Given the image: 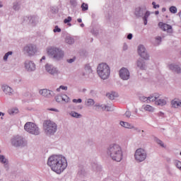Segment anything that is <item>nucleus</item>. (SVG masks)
<instances>
[{"label":"nucleus","mask_w":181,"mask_h":181,"mask_svg":"<svg viewBox=\"0 0 181 181\" xmlns=\"http://www.w3.org/2000/svg\"><path fill=\"white\" fill-rule=\"evenodd\" d=\"M47 165L57 175L63 173L67 168V159L62 155H52L48 158Z\"/></svg>","instance_id":"f257e3e1"},{"label":"nucleus","mask_w":181,"mask_h":181,"mask_svg":"<svg viewBox=\"0 0 181 181\" xmlns=\"http://www.w3.org/2000/svg\"><path fill=\"white\" fill-rule=\"evenodd\" d=\"M106 153L115 162H121L124 159L122 147L118 144H110L106 148Z\"/></svg>","instance_id":"f03ea898"},{"label":"nucleus","mask_w":181,"mask_h":181,"mask_svg":"<svg viewBox=\"0 0 181 181\" xmlns=\"http://www.w3.org/2000/svg\"><path fill=\"white\" fill-rule=\"evenodd\" d=\"M47 53L49 59L54 62H60L64 57V51L57 47H49L47 48Z\"/></svg>","instance_id":"7ed1b4c3"},{"label":"nucleus","mask_w":181,"mask_h":181,"mask_svg":"<svg viewBox=\"0 0 181 181\" xmlns=\"http://www.w3.org/2000/svg\"><path fill=\"white\" fill-rule=\"evenodd\" d=\"M97 73L102 80H107L111 74V69L106 63H101L97 67Z\"/></svg>","instance_id":"20e7f679"},{"label":"nucleus","mask_w":181,"mask_h":181,"mask_svg":"<svg viewBox=\"0 0 181 181\" xmlns=\"http://www.w3.org/2000/svg\"><path fill=\"white\" fill-rule=\"evenodd\" d=\"M43 129L47 136H52L57 132V124L51 120H45L43 123Z\"/></svg>","instance_id":"39448f33"},{"label":"nucleus","mask_w":181,"mask_h":181,"mask_svg":"<svg viewBox=\"0 0 181 181\" xmlns=\"http://www.w3.org/2000/svg\"><path fill=\"white\" fill-rule=\"evenodd\" d=\"M12 146L14 148H25L28 146V140L22 136H15L11 139Z\"/></svg>","instance_id":"423d86ee"},{"label":"nucleus","mask_w":181,"mask_h":181,"mask_svg":"<svg viewBox=\"0 0 181 181\" xmlns=\"http://www.w3.org/2000/svg\"><path fill=\"white\" fill-rule=\"evenodd\" d=\"M24 129L28 134L37 136L40 134V128L36 124L28 122L24 125Z\"/></svg>","instance_id":"0eeeda50"},{"label":"nucleus","mask_w":181,"mask_h":181,"mask_svg":"<svg viewBox=\"0 0 181 181\" xmlns=\"http://www.w3.org/2000/svg\"><path fill=\"white\" fill-rule=\"evenodd\" d=\"M147 155L146 151L142 148H140L136 150L134 153V159L139 163L144 162V160L146 159Z\"/></svg>","instance_id":"6e6552de"},{"label":"nucleus","mask_w":181,"mask_h":181,"mask_svg":"<svg viewBox=\"0 0 181 181\" xmlns=\"http://www.w3.org/2000/svg\"><path fill=\"white\" fill-rule=\"evenodd\" d=\"M23 52L27 56H35L37 53V47L33 44H28L24 47Z\"/></svg>","instance_id":"1a4fd4ad"},{"label":"nucleus","mask_w":181,"mask_h":181,"mask_svg":"<svg viewBox=\"0 0 181 181\" xmlns=\"http://www.w3.org/2000/svg\"><path fill=\"white\" fill-rule=\"evenodd\" d=\"M45 67L47 73H48V74H50L51 76H53L54 77H57V76L60 74V71L59 70V69L52 64H45Z\"/></svg>","instance_id":"9d476101"},{"label":"nucleus","mask_w":181,"mask_h":181,"mask_svg":"<svg viewBox=\"0 0 181 181\" xmlns=\"http://www.w3.org/2000/svg\"><path fill=\"white\" fill-rule=\"evenodd\" d=\"M137 52L139 56L144 60H149V54H148V51H146V48L144 45H139L137 48Z\"/></svg>","instance_id":"9b49d317"},{"label":"nucleus","mask_w":181,"mask_h":181,"mask_svg":"<svg viewBox=\"0 0 181 181\" xmlns=\"http://www.w3.org/2000/svg\"><path fill=\"white\" fill-rule=\"evenodd\" d=\"M24 22H28L30 26H36L39 23V16H28L24 17Z\"/></svg>","instance_id":"f8f14e48"},{"label":"nucleus","mask_w":181,"mask_h":181,"mask_svg":"<svg viewBox=\"0 0 181 181\" xmlns=\"http://www.w3.org/2000/svg\"><path fill=\"white\" fill-rule=\"evenodd\" d=\"M24 67L28 73H32L36 71V64L33 61L29 59L25 61Z\"/></svg>","instance_id":"ddd939ff"},{"label":"nucleus","mask_w":181,"mask_h":181,"mask_svg":"<svg viewBox=\"0 0 181 181\" xmlns=\"http://www.w3.org/2000/svg\"><path fill=\"white\" fill-rule=\"evenodd\" d=\"M146 12H148L146 11V6H140L135 8L134 15L136 18H144Z\"/></svg>","instance_id":"4468645a"},{"label":"nucleus","mask_w":181,"mask_h":181,"mask_svg":"<svg viewBox=\"0 0 181 181\" xmlns=\"http://www.w3.org/2000/svg\"><path fill=\"white\" fill-rule=\"evenodd\" d=\"M119 76L122 80L127 81L129 80L131 77V74L129 73V70L125 67H122L119 71Z\"/></svg>","instance_id":"2eb2a0df"},{"label":"nucleus","mask_w":181,"mask_h":181,"mask_svg":"<svg viewBox=\"0 0 181 181\" xmlns=\"http://www.w3.org/2000/svg\"><path fill=\"white\" fill-rule=\"evenodd\" d=\"M39 94L45 98H52V97H54V93L48 89H40L39 90Z\"/></svg>","instance_id":"dca6fc26"},{"label":"nucleus","mask_w":181,"mask_h":181,"mask_svg":"<svg viewBox=\"0 0 181 181\" xmlns=\"http://www.w3.org/2000/svg\"><path fill=\"white\" fill-rule=\"evenodd\" d=\"M57 103H59L60 104H66L67 103H70V98L66 95H57L55 98Z\"/></svg>","instance_id":"f3484780"},{"label":"nucleus","mask_w":181,"mask_h":181,"mask_svg":"<svg viewBox=\"0 0 181 181\" xmlns=\"http://www.w3.org/2000/svg\"><path fill=\"white\" fill-rule=\"evenodd\" d=\"M1 90L6 95H12L14 93L13 89L6 84L1 86Z\"/></svg>","instance_id":"a211bd4d"},{"label":"nucleus","mask_w":181,"mask_h":181,"mask_svg":"<svg viewBox=\"0 0 181 181\" xmlns=\"http://www.w3.org/2000/svg\"><path fill=\"white\" fill-rule=\"evenodd\" d=\"M158 26L164 32H168V33H172V25L166 23H163L162 22H160L158 23Z\"/></svg>","instance_id":"6ab92c4d"},{"label":"nucleus","mask_w":181,"mask_h":181,"mask_svg":"<svg viewBox=\"0 0 181 181\" xmlns=\"http://www.w3.org/2000/svg\"><path fill=\"white\" fill-rule=\"evenodd\" d=\"M0 163L4 165V169L8 172L9 170V160L8 158H5V156L0 155Z\"/></svg>","instance_id":"aec40b11"},{"label":"nucleus","mask_w":181,"mask_h":181,"mask_svg":"<svg viewBox=\"0 0 181 181\" xmlns=\"http://www.w3.org/2000/svg\"><path fill=\"white\" fill-rule=\"evenodd\" d=\"M169 70L177 74H181V67L178 64H171L168 66Z\"/></svg>","instance_id":"412c9836"},{"label":"nucleus","mask_w":181,"mask_h":181,"mask_svg":"<svg viewBox=\"0 0 181 181\" xmlns=\"http://www.w3.org/2000/svg\"><path fill=\"white\" fill-rule=\"evenodd\" d=\"M136 67L139 69L140 70H145L146 69V65L145 64V61L142 59H139L136 61Z\"/></svg>","instance_id":"4be33fe9"},{"label":"nucleus","mask_w":181,"mask_h":181,"mask_svg":"<svg viewBox=\"0 0 181 181\" xmlns=\"http://www.w3.org/2000/svg\"><path fill=\"white\" fill-rule=\"evenodd\" d=\"M119 124L121 127H123V128H127V129H133V128H135L132 124H130L128 122L120 121Z\"/></svg>","instance_id":"5701e85b"},{"label":"nucleus","mask_w":181,"mask_h":181,"mask_svg":"<svg viewBox=\"0 0 181 181\" xmlns=\"http://www.w3.org/2000/svg\"><path fill=\"white\" fill-rule=\"evenodd\" d=\"M160 97V95L159 93H154L153 95H151L148 98L149 101H151L152 103H155L156 100H158Z\"/></svg>","instance_id":"b1692460"},{"label":"nucleus","mask_w":181,"mask_h":181,"mask_svg":"<svg viewBox=\"0 0 181 181\" xmlns=\"http://www.w3.org/2000/svg\"><path fill=\"white\" fill-rule=\"evenodd\" d=\"M156 105H160V107H163V105H166L167 103L165 99H157L155 101Z\"/></svg>","instance_id":"393cba45"},{"label":"nucleus","mask_w":181,"mask_h":181,"mask_svg":"<svg viewBox=\"0 0 181 181\" xmlns=\"http://www.w3.org/2000/svg\"><path fill=\"white\" fill-rule=\"evenodd\" d=\"M65 42L68 45H74V38L70 35H68L65 38Z\"/></svg>","instance_id":"a878e982"},{"label":"nucleus","mask_w":181,"mask_h":181,"mask_svg":"<svg viewBox=\"0 0 181 181\" xmlns=\"http://www.w3.org/2000/svg\"><path fill=\"white\" fill-rule=\"evenodd\" d=\"M106 96L109 100H115L116 97H118V94L115 92H112L111 93H107Z\"/></svg>","instance_id":"bb28decb"},{"label":"nucleus","mask_w":181,"mask_h":181,"mask_svg":"<svg viewBox=\"0 0 181 181\" xmlns=\"http://www.w3.org/2000/svg\"><path fill=\"white\" fill-rule=\"evenodd\" d=\"M86 105L87 107H93L95 104V101H94L92 98H89L86 101Z\"/></svg>","instance_id":"cd10ccee"},{"label":"nucleus","mask_w":181,"mask_h":181,"mask_svg":"<svg viewBox=\"0 0 181 181\" xmlns=\"http://www.w3.org/2000/svg\"><path fill=\"white\" fill-rule=\"evenodd\" d=\"M144 111H148V112H153L155 111V108L150 105H146L144 107Z\"/></svg>","instance_id":"c85d7f7f"},{"label":"nucleus","mask_w":181,"mask_h":181,"mask_svg":"<svg viewBox=\"0 0 181 181\" xmlns=\"http://www.w3.org/2000/svg\"><path fill=\"white\" fill-rule=\"evenodd\" d=\"M179 100H176V99H174L171 100V107L172 108H178L179 107Z\"/></svg>","instance_id":"c756f323"},{"label":"nucleus","mask_w":181,"mask_h":181,"mask_svg":"<svg viewBox=\"0 0 181 181\" xmlns=\"http://www.w3.org/2000/svg\"><path fill=\"white\" fill-rule=\"evenodd\" d=\"M13 9L14 11H19L21 9V2L16 1L13 4Z\"/></svg>","instance_id":"7c9ffc66"},{"label":"nucleus","mask_w":181,"mask_h":181,"mask_svg":"<svg viewBox=\"0 0 181 181\" xmlns=\"http://www.w3.org/2000/svg\"><path fill=\"white\" fill-rule=\"evenodd\" d=\"M69 115L73 118H81V115L77 113V112L71 111L69 112Z\"/></svg>","instance_id":"2f4dec72"},{"label":"nucleus","mask_w":181,"mask_h":181,"mask_svg":"<svg viewBox=\"0 0 181 181\" xmlns=\"http://www.w3.org/2000/svg\"><path fill=\"white\" fill-rule=\"evenodd\" d=\"M150 15L151 13L149 11H147L145 16L143 17L144 23L146 25H148V18H149Z\"/></svg>","instance_id":"473e14b6"},{"label":"nucleus","mask_w":181,"mask_h":181,"mask_svg":"<svg viewBox=\"0 0 181 181\" xmlns=\"http://www.w3.org/2000/svg\"><path fill=\"white\" fill-rule=\"evenodd\" d=\"M18 112H19V110H18V108H13L8 110V114L10 115H15V114H18Z\"/></svg>","instance_id":"72a5a7b5"},{"label":"nucleus","mask_w":181,"mask_h":181,"mask_svg":"<svg viewBox=\"0 0 181 181\" xmlns=\"http://www.w3.org/2000/svg\"><path fill=\"white\" fill-rule=\"evenodd\" d=\"M162 42V37L160 36L156 37L155 45L159 46Z\"/></svg>","instance_id":"f704fd0d"},{"label":"nucleus","mask_w":181,"mask_h":181,"mask_svg":"<svg viewBox=\"0 0 181 181\" xmlns=\"http://www.w3.org/2000/svg\"><path fill=\"white\" fill-rule=\"evenodd\" d=\"M169 11L171 13H177V8L175 6H170Z\"/></svg>","instance_id":"c9c22d12"},{"label":"nucleus","mask_w":181,"mask_h":181,"mask_svg":"<svg viewBox=\"0 0 181 181\" xmlns=\"http://www.w3.org/2000/svg\"><path fill=\"white\" fill-rule=\"evenodd\" d=\"M154 141L156 142V144H158L160 146H162L163 148L165 147L164 144H163V141H161L160 139H158V138H155Z\"/></svg>","instance_id":"e433bc0d"},{"label":"nucleus","mask_w":181,"mask_h":181,"mask_svg":"<svg viewBox=\"0 0 181 181\" xmlns=\"http://www.w3.org/2000/svg\"><path fill=\"white\" fill-rule=\"evenodd\" d=\"M50 11L52 13H54V15H56V13L59 12V8L56 6H52L51 7Z\"/></svg>","instance_id":"4c0bfd02"},{"label":"nucleus","mask_w":181,"mask_h":181,"mask_svg":"<svg viewBox=\"0 0 181 181\" xmlns=\"http://www.w3.org/2000/svg\"><path fill=\"white\" fill-rule=\"evenodd\" d=\"M81 8H82V11L83 12H85V11H88V4H86V3H83L81 4Z\"/></svg>","instance_id":"58836bf2"},{"label":"nucleus","mask_w":181,"mask_h":181,"mask_svg":"<svg viewBox=\"0 0 181 181\" xmlns=\"http://www.w3.org/2000/svg\"><path fill=\"white\" fill-rule=\"evenodd\" d=\"M175 165L176 168L177 169H179V170L181 171V161L175 160Z\"/></svg>","instance_id":"ea45409f"},{"label":"nucleus","mask_w":181,"mask_h":181,"mask_svg":"<svg viewBox=\"0 0 181 181\" xmlns=\"http://www.w3.org/2000/svg\"><path fill=\"white\" fill-rule=\"evenodd\" d=\"M140 100L141 101H143V103H151V101H149V96L147 98V97H145V96H141L140 97Z\"/></svg>","instance_id":"a19ab883"},{"label":"nucleus","mask_w":181,"mask_h":181,"mask_svg":"<svg viewBox=\"0 0 181 181\" xmlns=\"http://www.w3.org/2000/svg\"><path fill=\"white\" fill-rule=\"evenodd\" d=\"M92 168H93V170H95V171L96 170L97 172H99V170H101V167L97 164H93L92 165Z\"/></svg>","instance_id":"79ce46f5"},{"label":"nucleus","mask_w":181,"mask_h":181,"mask_svg":"<svg viewBox=\"0 0 181 181\" xmlns=\"http://www.w3.org/2000/svg\"><path fill=\"white\" fill-rule=\"evenodd\" d=\"M12 53H13L12 51H9L5 54V55L4 56V62H6V60H8V57H9V56L12 55Z\"/></svg>","instance_id":"37998d69"},{"label":"nucleus","mask_w":181,"mask_h":181,"mask_svg":"<svg viewBox=\"0 0 181 181\" xmlns=\"http://www.w3.org/2000/svg\"><path fill=\"white\" fill-rule=\"evenodd\" d=\"M78 174L79 176H84L86 175V170H84V169H81L78 170Z\"/></svg>","instance_id":"c03bdc74"},{"label":"nucleus","mask_w":181,"mask_h":181,"mask_svg":"<svg viewBox=\"0 0 181 181\" xmlns=\"http://www.w3.org/2000/svg\"><path fill=\"white\" fill-rule=\"evenodd\" d=\"M54 33H57V32L58 33H60V32H62V29L59 28V26H55L54 29L53 30Z\"/></svg>","instance_id":"a18cd8bd"},{"label":"nucleus","mask_w":181,"mask_h":181,"mask_svg":"<svg viewBox=\"0 0 181 181\" xmlns=\"http://www.w3.org/2000/svg\"><path fill=\"white\" fill-rule=\"evenodd\" d=\"M124 115L127 118H131V117H134L132 116V115H131V112L129 110L126 111V112L124 113Z\"/></svg>","instance_id":"49530a36"},{"label":"nucleus","mask_w":181,"mask_h":181,"mask_svg":"<svg viewBox=\"0 0 181 181\" xmlns=\"http://www.w3.org/2000/svg\"><path fill=\"white\" fill-rule=\"evenodd\" d=\"M70 22H71V16H69L68 18H66L64 20V23H70Z\"/></svg>","instance_id":"de8ad7c7"},{"label":"nucleus","mask_w":181,"mask_h":181,"mask_svg":"<svg viewBox=\"0 0 181 181\" xmlns=\"http://www.w3.org/2000/svg\"><path fill=\"white\" fill-rule=\"evenodd\" d=\"M95 107H96V111H101V104L100 103H96L95 105Z\"/></svg>","instance_id":"09e8293b"},{"label":"nucleus","mask_w":181,"mask_h":181,"mask_svg":"<svg viewBox=\"0 0 181 181\" xmlns=\"http://www.w3.org/2000/svg\"><path fill=\"white\" fill-rule=\"evenodd\" d=\"M73 103H83V100H81V98H78V99H73Z\"/></svg>","instance_id":"8fccbe9b"},{"label":"nucleus","mask_w":181,"mask_h":181,"mask_svg":"<svg viewBox=\"0 0 181 181\" xmlns=\"http://www.w3.org/2000/svg\"><path fill=\"white\" fill-rule=\"evenodd\" d=\"M152 5H153V8L154 9H156L160 7L159 4H156V2H155V1L152 2Z\"/></svg>","instance_id":"3c124183"},{"label":"nucleus","mask_w":181,"mask_h":181,"mask_svg":"<svg viewBox=\"0 0 181 181\" xmlns=\"http://www.w3.org/2000/svg\"><path fill=\"white\" fill-rule=\"evenodd\" d=\"M107 110V105H101L100 111H105Z\"/></svg>","instance_id":"603ef678"},{"label":"nucleus","mask_w":181,"mask_h":181,"mask_svg":"<svg viewBox=\"0 0 181 181\" xmlns=\"http://www.w3.org/2000/svg\"><path fill=\"white\" fill-rule=\"evenodd\" d=\"M66 62L67 63H69V64L74 63V62H76V58L67 59Z\"/></svg>","instance_id":"864d4df0"},{"label":"nucleus","mask_w":181,"mask_h":181,"mask_svg":"<svg viewBox=\"0 0 181 181\" xmlns=\"http://www.w3.org/2000/svg\"><path fill=\"white\" fill-rule=\"evenodd\" d=\"M106 111L110 112V111H113L112 107L110 106L106 105Z\"/></svg>","instance_id":"5fc2aeb1"},{"label":"nucleus","mask_w":181,"mask_h":181,"mask_svg":"<svg viewBox=\"0 0 181 181\" xmlns=\"http://www.w3.org/2000/svg\"><path fill=\"white\" fill-rule=\"evenodd\" d=\"M59 88H61V90H64L65 91H67V86H60Z\"/></svg>","instance_id":"6e6d98bb"},{"label":"nucleus","mask_w":181,"mask_h":181,"mask_svg":"<svg viewBox=\"0 0 181 181\" xmlns=\"http://www.w3.org/2000/svg\"><path fill=\"white\" fill-rule=\"evenodd\" d=\"M123 50H128V45L127 43H124L123 45Z\"/></svg>","instance_id":"4d7b16f0"},{"label":"nucleus","mask_w":181,"mask_h":181,"mask_svg":"<svg viewBox=\"0 0 181 181\" xmlns=\"http://www.w3.org/2000/svg\"><path fill=\"white\" fill-rule=\"evenodd\" d=\"M127 39H128L129 40H132V33L128 34V35H127Z\"/></svg>","instance_id":"13d9d810"},{"label":"nucleus","mask_w":181,"mask_h":181,"mask_svg":"<svg viewBox=\"0 0 181 181\" xmlns=\"http://www.w3.org/2000/svg\"><path fill=\"white\" fill-rule=\"evenodd\" d=\"M49 111H54V112H59V110L54 108L49 109Z\"/></svg>","instance_id":"bf43d9fd"},{"label":"nucleus","mask_w":181,"mask_h":181,"mask_svg":"<svg viewBox=\"0 0 181 181\" xmlns=\"http://www.w3.org/2000/svg\"><path fill=\"white\" fill-rule=\"evenodd\" d=\"M133 129H134V131H136L137 132H141V129H139V128L138 127H134L133 128Z\"/></svg>","instance_id":"052dcab7"},{"label":"nucleus","mask_w":181,"mask_h":181,"mask_svg":"<svg viewBox=\"0 0 181 181\" xmlns=\"http://www.w3.org/2000/svg\"><path fill=\"white\" fill-rule=\"evenodd\" d=\"M71 5H74V6H76V1H71Z\"/></svg>","instance_id":"680f3d73"},{"label":"nucleus","mask_w":181,"mask_h":181,"mask_svg":"<svg viewBox=\"0 0 181 181\" xmlns=\"http://www.w3.org/2000/svg\"><path fill=\"white\" fill-rule=\"evenodd\" d=\"M42 60H46V57L43 56L41 59H40V62H42Z\"/></svg>","instance_id":"e2e57ef3"},{"label":"nucleus","mask_w":181,"mask_h":181,"mask_svg":"<svg viewBox=\"0 0 181 181\" xmlns=\"http://www.w3.org/2000/svg\"><path fill=\"white\" fill-rule=\"evenodd\" d=\"M77 22H78V23H81V22H83V20H81V18H78Z\"/></svg>","instance_id":"0e129e2a"},{"label":"nucleus","mask_w":181,"mask_h":181,"mask_svg":"<svg viewBox=\"0 0 181 181\" xmlns=\"http://www.w3.org/2000/svg\"><path fill=\"white\" fill-rule=\"evenodd\" d=\"M62 90V88H60V86L58 88H57V91L58 92V93H60V90Z\"/></svg>","instance_id":"69168bd1"},{"label":"nucleus","mask_w":181,"mask_h":181,"mask_svg":"<svg viewBox=\"0 0 181 181\" xmlns=\"http://www.w3.org/2000/svg\"><path fill=\"white\" fill-rule=\"evenodd\" d=\"M162 12H166V8H162Z\"/></svg>","instance_id":"338daca9"},{"label":"nucleus","mask_w":181,"mask_h":181,"mask_svg":"<svg viewBox=\"0 0 181 181\" xmlns=\"http://www.w3.org/2000/svg\"><path fill=\"white\" fill-rule=\"evenodd\" d=\"M179 107H180V108H181V100H180Z\"/></svg>","instance_id":"774afa93"}]
</instances>
